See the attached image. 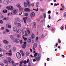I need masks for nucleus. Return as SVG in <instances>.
I'll list each match as a JSON object with an SVG mask.
<instances>
[{"label": "nucleus", "instance_id": "obj_24", "mask_svg": "<svg viewBox=\"0 0 66 66\" xmlns=\"http://www.w3.org/2000/svg\"><path fill=\"white\" fill-rule=\"evenodd\" d=\"M22 47L23 48H26V45L24 44L22 45Z\"/></svg>", "mask_w": 66, "mask_h": 66}, {"label": "nucleus", "instance_id": "obj_3", "mask_svg": "<svg viewBox=\"0 0 66 66\" xmlns=\"http://www.w3.org/2000/svg\"><path fill=\"white\" fill-rule=\"evenodd\" d=\"M16 57L18 59H20L21 57V54L19 52H17L16 53Z\"/></svg>", "mask_w": 66, "mask_h": 66}, {"label": "nucleus", "instance_id": "obj_25", "mask_svg": "<svg viewBox=\"0 0 66 66\" xmlns=\"http://www.w3.org/2000/svg\"><path fill=\"white\" fill-rule=\"evenodd\" d=\"M16 47H13V48L12 49V50L13 51H14H14H16Z\"/></svg>", "mask_w": 66, "mask_h": 66}, {"label": "nucleus", "instance_id": "obj_31", "mask_svg": "<svg viewBox=\"0 0 66 66\" xmlns=\"http://www.w3.org/2000/svg\"><path fill=\"white\" fill-rule=\"evenodd\" d=\"M64 24H63L62 26L61 27V29L62 30H63L64 29Z\"/></svg>", "mask_w": 66, "mask_h": 66}, {"label": "nucleus", "instance_id": "obj_42", "mask_svg": "<svg viewBox=\"0 0 66 66\" xmlns=\"http://www.w3.org/2000/svg\"><path fill=\"white\" fill-rule=\"evenodd\" d=\"M33 10H34L36 12H37L38 10V9L37 8V9H33Z\"/></svg>", "mask_w": 66, "mask_h": 66}, {"label": "nucleus", "instance_id": "obj_5", "mask_svg": "<svg viewBox=\"0 0 66 66\" xmlns=\"http://www.w3.org/2000/svg\"><path fill=\"white\" fill-rule=\"evenodd\" d=\"M9 53H6V55H9V56H12V49L9 51Z\"/></svg>", "mask_w": 66, "mask_h": 66}, {"label": "nucleus", "instance_id": "obj_10", "mask_svg": "<svg viewBox=\"0 0 66 66\" xmlns=\"http://www.w3.org/2000/svg\"><path fill=\"white\" fill-rule=\"evenodd\" d=\"M16 6L17 7L19 8V10L21 11V10L22 9L23 10V9H22V8H21V6H20V4H18L16 5Z\"/></svg>", "mask_w": 66, "mask_h": 66}, {"label": "nucleus", "instance_id": "obj_49", "mask_svg": "<svg viewBox=\"0 0 66 66\" xmlns=\"http://www.w3.org/2000/svg\"><path fill=\"white\" fill-rule=\"evenodd\" d=\"M6 31L7 32H10V30L7 29H6Z\"/></svg>", "mask_w": 66, "mask_h": 66}, {"label": "nucleus", "instance_id": "obj_12", "mask_svg": "<svg viewBox=\"0 0 66 66\" xmlns=\"http://www.w3.org/2000/svg\"><path fill=\"white\" fill-rule=\"evenodd\" d=\"M24 11L26 12H30L31 11V10L28 8H25L24 9Z\"/></svg>", "mask_w": 66, "mask_h": 66}, {"label": "nucleus", "instance_id": "obj_48", "mask_svg": "<svg viewBox=\"0 0 66 66\" xmlns=\"http://www.w3.org/2000/svg\"><path fill=\"white\" fill-rule=\"evenodd\" d=\"M14 24L15 26H17L18 24V23L16 22H14Z\"/></svg>", "mask_w": 66, "mask_h": 66}, {"label": "nucleus", "instance_id": "obj_47", "mask_svg": "<svg viewBox=\"0 0 66 66\" xmlns=\"http://www.w3.org/2000/svg\"><path fill=\"white\" fill-rule=\"evenodd\" d=\"M43 16L44 17V18H45L46 17V14L45 13H44V15H43Z\"/></svg>", "mask_w": 66, "mask_h": 66}, {"label": "nucleus", "instance_id": "obj_46", "mask_svg": "<svg viewBox=\"0 0 66 66\" xmlns=\"http://www.w3.org/2000/svg\"><path fill=\"white\" fill-rule=\"evenodd\" d=\"M31 6H32V7L34 6V3H32L31 4Z\"/></svg>", "mask_w": 66, "mask_h": 66}, {"label": "nucleus", "instance_id": "obj_44", "mask_svg": "<svg viewBox=\"0 0 66 66\" xmlns=\"http://www.w3.org/2000/svg\"><path fill=\"white\" fill-rule=\"evenodd\" d=\"M0 65H1L2 66H4V64H3V63H0Z\"/></svg>", "mask_w": 66, "mask_h": 66}, {"label": "nucleus", "instance_id": "obj_36", "mask_svg": "<svg viewBox=\"0 0 66 66\" xmlns=\"http://www.w3.org/2000/svg\"><path fill=\"white\" fill-rule=\"evenodd\" d=\"M40 11H41V12H44V11H45V10L44 9H40Z\"/></svg>", "mask_w": 66, "mask_h": 66}, {"label": "nucleus", "instance_id": "obj_22", "mask_svg": "<svg viewBox=\"0 0 66 66\" xmlns=\"http://www.w3.org/2000/svg\"><path fill=\"white\" fill-rule=\"evenodd\" d=\"M11 26L10 25H9V24H7L6 25V27L8 28H11Z\"/></svg>", "mask_w": 66, "mask_h": 66}, {"label": "nucleus", "instance_id": "obj_20", "mask_svg": "<svg viewBox=\"0 0 66 66\" xmlns=\"http://www.w3.org/2000/svg\"><path fill=\"white\" fill-rule=\"evenodd\" d=\"M27 17H24L23 18V19L24 21V23H26V20L27 19Z\"/></svg>", "mask_w": 66, "mask_h": 66}, {"label": "nucleus", "instance_id": "obj_35", "mask_svg": "<svg viewBox=\"0 0 66 66\" xmlns=\"http://www.w3.org/2000/svg\"><path fill=\"white\" fill-rule=\"evenodd\" d=\"M61 6L62 9H64V5H63V4H62L61 5Z\"/></svg>", "mask_w": 66, "mask_h": 66}, {"label": "nucleus", "instance_id": "obj_33", "mask_svg": "<svg viewBox=\"0 0 66 66\" xmlns=\"http://www.w3.org/2000/svg\"><path fill=\"white\" fill-rule=\"evenodd\" d=\"M31 37L32 38H34V37H35V36H34V35L33 34H32L31 36Z\"/></svg>", "mask_w": 66, "mask_h": 66}, {"label": "nucleus", "instance_id": "obj_40", "mask_svg": "<svg viewBox=\"0 0 66 66\" xmlns=\"http://www.w3.org/2000/svg\"><path fill=\"white\" fill-rule=\"evenodd\" d=\"M23 38L24 40H25V41H26V40H27V38H25L24 37H23Z\"/></svg>", "mask_w": 66, "mask_h": 66}, {"label": "nucleus", "instance_id": "obj_43", "mask_svg": "<svg viewBox=\"0 0 66 66\" xmlns=\"http://www.w3.org/2000/svg\"><path fill=\"white\" fill-rule=\"evenodd\" d=\"M27 32L28 34H30V31L29 30H27Z\"/></svg>", "mask_w": 66, "mask_h": 66}, {"label": "nucleus", "instance_id": "obj_13", "mask_svg": "<svg viewBox=\"0 0 66 66\" xmlns=\"http://www.w3.org/2000/svg\"><path fill=\"white\" fill-rule=\"evenodd\" d=\"M35 16V13L34 12H32L30 14V16L32 17H33Z\"/></svg>", "mask_w": 66, "mask_h": 66}, {"label": "nucleus", "instance_id": "obj_52", "mask_svg": "<svg viewBox=\"0 0 66 66\" xmlns=\"http://www.w3.org/2000/svg\"><path fill=\"white\" fill-rule=\"evenodd\" d=\"M0 23H1V24H2L3 23V21L2 20H0Z\"/></svg>", "mask_w": 66, "mask_h": 66}, {"label": "nucleus", "instance_id": "obj_19", "mask_svg": "<svg viewBox=\"0 0 66 66\" xmlns=\"http://www.w3.org/2000/svg\"><path fill=\"white\" fill-rule=\"evenodd\" d=\"M13 13L14 15H15L16 13H17V11L16 10H14L13 11Z\"/></svg>", "mask_w": 66, "mask_h": 66}, {"label": "nucleus", "instance_id": "obj_45", "mask_svg": "<svg viewBox=\"0 0 66 66\" xmlns=\"http://www.w3.org/2000/svg\"><path fill=\"white\" fill-rule=\"evenodd\" d=\"M3 33L4 34H6V31H3Z\"/></svg>", "mask_w": 66, "mask_h": 66}, {"label": "nucleus", "instance_id": "obj_59", "mask_svg": "<svg viewBox=\"0 0 66 66\" xmlns=\"http://www.w3.org/2000/svg\"><path fill=\"white\" fill-rule=\"evenodd\" d=\"M51 13V11H49L48 12V14H50Z\"/></svg>", "mask_w": 66, "mask_h": 66}, {"label": "nucleus", "instance_id": "obj_57", "mask_svg": "<svg viewBox=\"0 0 66 66\" xmlns=\"http://www.w3.org/2000/svg\"><path fill=\"white\" fill-rule=\"evenodd\" d=\"M4 29V27H2L1 28V29L2 30H3Z\"/></svg>", "mask_w": 66, "mask_h": 66}, {"label": "nucleus", "instance_id": "obj_28", "mask_svg": "<svg viewBox=\"0 0 66 66\" xmlns=\"http://www.w3.org/2000/svg\"><path fill=\"white\" fill-rule=\"evenodd\" d=\"M15 20H16L17 21H18L19 22H20V19H19V18H16L15 19Z\"/></svg>", "mask_w": 66, "mask_h": 66}, {"label": "nucleus", "instance_id": "obj_21", "mask_svg": "<svg viewBox=\"0 0 66 66\" xmlns=\"http://www.w3.org/2000/svg\"><path fill=\"white\" fill-rule=\"evenodd\" d=\"M31 38H29L28 40V43H31Z\"/></svg>", "mask_w": 66, "mask_h": 66}, {"label": "nucleus", "instance_id": "obj_54", "mask_svg": "<svg viewBox=\"0 0 66 66\" xmlns=\"http://www.w3.org/2000/svg\"><path fill=\"white\" fill-rule=\"evenodd\" d=\"M23 63L24 64H26L27 63V61H24L23 62Z\"/></svg>", "mask_w": 66, "mask_h": 66}, {"label": "nucleus", "instance_id": "obj_15", "mask_svg": "<svg viewBox=\"0 0 66 66\" xmlns=\"http://www.w3.org/2000/svg\"><path fill=\"white\" fill-rule=\"evenodd\" d=\"M34 56H33V55H30V56L31 57H36V56H37V53H36L35 54H34Z\"/></svg>", "mask_w": 66, "mask_h": 66}, {"label": "nucleus", "instance_id": "obj_34", "mask_svg": "<svg viewBox=\"0 0 66 66\" xmlns=\"http://www.w3.org/2000/svg\"><path fill=\"white\" fill-rule=\"evenodd\" d=\"M3 12L4 13H6L7 12V10H4L3 11Z\"/></svg>", "mask_w": 66, "mask_h": 66}, {"label": "nucleus", "instance_id": "obj_64", "mask_svg": "<svg viewBox=\"0 0 66 66\" xmlns=\"http://www.w3.org/2000/svg\"><path fill=\"white\" fill-rule=\"evenodd\" d=\"M58 45V44L57 43H56L55 45V46L56 47H57Z\"/></svg>", "mask_w": 66, "mask_h": 66}, {"label": "nucleus", "instance_id": "obj_63", "mask_svg": "<svg viewBox=\"0 0 66 66\" xmlns=\"http://www.w3.org/2000/svg\"><path fill=\"white\" fill-rule=\"evenodd\" d=\"M29 60L28 59L27 60V62H26L27 63H29Z\"/></svg>", "mask_w": 66, "mask_h": 66}, {"label": "nucleus", "instance_id": "obj_11", "mask_svg": "<svg viewBox=\"0 0 66 66\" xmlns=\"http://www.w3.org/2000/svg\"><path fill=\"white\" fill-rule=\"evenodd\" d=\"M37 47V44L34 43L33 45V49L34 50H35V48Z\"/></svg>", "mask_w": 66, "mask_h": 66}, {"label": "nucleus", "instance_id": "obj_14", "mask_svg": "<svg viewBox=\"0 0 66 66\" xmlns=\"http://www.w3.org/2000/svg\"><path fill=\"white\" fill-rule=\"evenodd\" d=\"M3 4H4L7 5L9 4V2L5 0L3 2Z\"/></svg>", "mask_w": 66, "mask_h": 66}, {"label": "nucleus", "instance_id": "obj_50", "mask_svg": "<svg viewBox=\"0 0 66 66\" xmlns=\"http://www.w3.org/2000/svg\"><path fill=\"white\" fill-rule=\"evenodd\" d=\"M58 40L59 43H61V40H60V39H58Z\"/></svg>", "mask_w": 66, "mask_h": 66}, {"label": "nucleus", "instance_id": "obj_17", "mask_svg": "<svg viewBox=\"0 0 66 66\" xmlns=\"http://www.w3.org/2000/svg\"><path fill=\"white\" fill-rule=\"evenodd\" d=\"M36 23L34 22L33 23V27L34 28H36Z\"/></svg>", "mask_w": 66, "mask_h": 66}, {"label": "nucleus", "instance_id": "obj_29", "mask_svg": "<svg viewBox=\"0 0 66 66\" xmlns=\"http://www.w3.org/2000/svg\"><path fill=\"white\" fill-rule=\"evenodd\" d=\"M63 17L64 18H65L66 17V12L64 13L63 14Z\"/></svg>", "mask_w": 66, "mask_h": 66}, {"label": "nucleus", "instance_id": "obj_60", "mask_svg": "<svg viewBox=\"0 0 66 66\" xmlns=\"http://www.w3.org/2000/svg\"><path fill=\"white\" fill-rule=\"evenodd\" d=\"M36 4L37 5H39V3L38 2H37L36 3Z\"/></svg>", "mask_w": 66, "mask_h": 66}, {"label": "nucleus", "instance_id": "obj_9", "mask_svg": "<svg viewBox=\"0 0 66 66\" xmlns=\"http://www.w3.org/2000/svg\"><path fill=\"white\" fill-rule=\"evenodd\" d=\"M22 34L23 35V36H28V35L26 31H23L22 32Z\"/></svg>", "mask_w": 66, "mask_h": 66}, {"label": "nucleus", "instance_id": "obj_58", "mask_svg": "<svg viewBox=\"0 0 66 66\" xmlns=\"http://www.w3.org/2000/svg\"><path fill=\"white\" fill-rule=\"evenodd\" d=\"M48 19H51V16H50V15H49Z\"/></svg>", "mask_w": 66, "mask_h": 66}, {"label": "nucleus", "instance_id": "obj_4", "mask_svg": "<svg viewBox=\"0 0 66 66\" xmlns=\"http://www.w3.org/2000/svg\"><path fill=\"white\" fill-rule=\"evenodd\" d=\"M6 8L8 10L12 11V10H13L14 9V8H13V7L12 6H7L6 7Z\"/></svg>", "mask_w": 66, "mask_h": 66}, {"label": "nucleus", "instance_id": "obj_39", "mask_svg": "<svg viewBox=\"0 0 66 66\" xmlns=\"http://www.w3.org/2000/svg\"><path fill=\"white\" fill-rule=\"evenodd\" d=\"M10 37L11 39L13 40L14 39V37H13V36L11 35L10 36Z\"/></svg>", "mask_w": 66, "mask_h": 66}, {"label": "nucleus", "instance_id": "obj_55", "mask_svg": "<svg viewBox=\"0 0 66 66\" xmlns=\"http://www.w3.org/2000/svg\"><path fill=\"white\" fill-rule=\"evenodd\" d=\"M28 13H25V16H28Z\"/></svg>", "mask_w": 66, "mask_h": 66}, {"label": "nucleus", "instance_id": "obj_8", "mask_svg": "<svg viewBox=\"0 0 66 66\" xmlns=\"http://www.w3.org/2000/svg\"><path fill=\"white\" fill-rule=\"evenodd\" d=\"M7 59L8 60V62L9 63H12V59L10 57H8L7 58Z\"/></svg>", "mask_w": 66, "mask_h": 66}, {"label": "nucleus", "instance_id": "obj_2", "mask_svg": "<svg viewBox=\"0 0 66 66\" xmlns=\"http://www.w3.org/2000/svg\"><path fill=\"white\" fill-rule=\"evenodd\" d=\"M11 47H12V46L10 45H9L8 46L5 45L4 46V48L5 49L7 50H9Z\"/></svg>", "mask_w": 66, "mask_h": 66}, {"label": "nucleus", "instance_id": "obj_1", "mask_svg": "<svg viewBox=\"0 0 66 66\" xmlns=\"http://www.w3.org/2000/svg\"><path fill=\"white\" fill-rule=\"evenodd\" d=\"M26 1L27 3H24V5L25 7H27V6H28L29 7H30L31 6V3H30V1L29 0H27Z\"/></svg>", "mask_w": 66, "mask_h": 66}, {"label": "nucleus", "instance_id": "obj_41", "mask_svg": "<svg viewBox=\"0 0 66 66\" xmlns=\"http://www.w3.org/2000/svg\"><path fill=\"white\" fill-rule=\"evenodd\" d=\"M59 5V4L57 3V4H54V6H57V5Z\"/></svg>", "mask_w": 66, "mask_h": 66}, {"label": "nucleus", "instance_id": "obj_30", "mask_svg": "<svg viewBox=\"0 0 66 66\" xmlns=\"http://www.w3.org/2000/svg\"><path fill=\"white\" fill-rule=\"evenodd\" d=\"M36 60L37 61H39L40 60V57H36Z\"/></svg>", "mask_w": 66, "mask_h": 66}, {"label": "nucleus", "instance_id": "obj_56", "mask_svg": "<svg viewBox=\"0 0 66 66\" xmlns=\"http://www.w3.org/2000/svg\"><path fill=\"white\" fill-rule=\"evenodd\" d=\"M7 62V60H5L4 61V63H6V62Z\"/></svg>", "mask_w": 66, "mask_h": 66}, {"label": "nucleus", "instance_id": "obj_26", "mask_svg": "<svg viewBox=\"0 0 66 66\" xmlns=\"http://www.w3.org/2000/svg\"><path fill=\"white\" fill-rule=\"evenodd\" d=\"M20 64L19 65L20 66H22V63H23V61H21L20 62Z\"/></svg>", "mask_w": 66, "mask_h": 66}, {"label": "nucleus", "instance_id": "obj_16", "mask_svg": "<svg viewBox=\"0 0 66 66\" xmlns=\"http://www.w3.org/2000/svg\"><path fill=\"white\" fill-rule=\"evenodd\" d=\"M3 43L4 44H9V43L7 40H4L3 41Z\"/></svg>", "mask_w": 66, "mask_h": 66}, {"label": "nucleus", "instance_id": "obj_37", "mask_svg": "<svg viewBox=\"0 0 66 66\" xmlns=\"http://www.w3.org/2000/svg\"><path fill=\"white\" fill-rule=\"evenodd\" d=\"M29 53L28 52H26V55L27 56H29Z\"/></svg>", "mask_w": 66, "mask_h": 66}, {"label": "nucleus", "instance_id": "obj_7", "mask_svg": "<svg viewBox=\"0 0 66 66\" xmlns=\"http://www.w3.org/2000/svg\"><path fill=\"white\" fill-rule=\"evenodd\" d=\"M11 63L13 66H16V65H18L19 64L18 63H15V62L14 61H12Z\"/></svg>", "mask_w": 66, "mask_h": 66}, {"label": "nucleus", "instance_id": "obj_23", "mask_svg": "<svg viewBox=\"0 0 66 66\" xmlns=\"http://www.w3.org/2000/svg\"><path fill=\"white\" fill-rule=\"evenodd\" d=\"M17 37H18V38H20V37H21V34L20 33V34H18L17 35Z\"/></svg>", "mask_w": 66, "mask_h": 66}, {"label": "nucleus", "instance_id": "obj_38", "mask_svg": "<svg viewBox=\"0 0 66 66\" xmlns=\"http://www.w3.org/2000/svg\"><path fill=\"white\" fill-rule=\"evenodd\" d=\"M21 30H20V29H18L17 32H16V33H19V32H20Z\"/></svg>", "mask_w": 66, "mask_h": 66}, {"label": "nucleus", "instance_id": "obj_32", "mask_svg": "<svg viewBox=\"0 0 66 66\" xmlns=\"http://www.w3.org/2000/svg\"><path fill=\"white\" fill-rule=\"evenodd\" d=\"M18 28H20L21 27V24L20 23H19L18 26H17Z\"/></svg>", "mask_w": 66, "mask_h": 66}, {"label": "nucleus", "instance_id": "obj_18", "mask_svg": "<svg viewBox=\"0 0 66 66\" xmlns=\"http://www.w3.org/2000/svg\"><path fill=\"white\" fill-rule=\"evenodd\" d=\"M13 30L14 32H16L17 30V28L16 27H14L13 28Z\"/></svg>", "mask_w": 66, "mask_h": 66}, {"label": "nucleus", "instance_id": "obj_51", "mask_svg": "<svg viewBox=\"0 0 66 66\" xmlns=\"http://www.w3.org/2000/svg\"><path fill=\"white\" fill-rule=\"evenodd\" d=\"M2 51H3L2 49L1 48H0V52H2Z\"/></svg>", "mask_w": 66, "mask_h": 66}, {"label": "nucleus", "instance_id": "obj_27", "mask_svg": "<svg viewBox=\"0 0 66 66\" xmlns=\"http://www.w3.org/2000/svg\"><path fill=\"white\" fill-rule=\"evenodd\" d=\"M20 53H21L22 55L23 56H24V53L23 52H22V51H20Z\"/></svg>", "mask_w": 66, "mask_h": 66}, {"label": "nucleus", "instance_id": "obj_53", "mask_svg": "<svg viewBox=\"0 0 66 66\" xmlns=\"http://www.w3.org/2000/svg\"><path fill=\"white\" fill-rule=\"evenodd\" d=\"M41 55L40 54H38V56L37 57H40Z\"/></svg>", "mask_w": 66, "mask_h": 66}, {"label": "nucleus", "instance_id": "obj_61", "mask_svg": "<svg viewBox=\"0 0 66 66\" xmlns=\"http://www.w3.org/2000/svg\"><path fill=\"white\" fill-rule=\"evenodd\" d=\"M37 20V22H38V21H40V19H38Z\"/></svg>", "mask_w": 66, "mask_h": 66}, {"label": "nucleus", "instance_id": "obj_62", "mask_svg": "<svg viewBox=\"0 0 66 66\" xmlns=\"http://www.w3.org/2000/svg\"><path fill=\"white\" fill-rule=\"evenodd\" d=\"M6 19H6V18H4L3 19V20H6Z\"/></svg>", "mask_w": 66, "mask_h": 66}, {"label": "nucleus", "instance_id": "obj_6", "mask_svg": "<svg viewBox=\"0 0 66 66\" xmlns=\"http://www.w3.org/2000/svg\"><path fill=\"white\" fill-rule=\"evenodd\" d=\"M13 40L14 42L16 43H19V42H20L19 39L17 38L14 39H13Z\"/></svg>", "mask_w": 66, "mask_h": 66}]
</instances>
